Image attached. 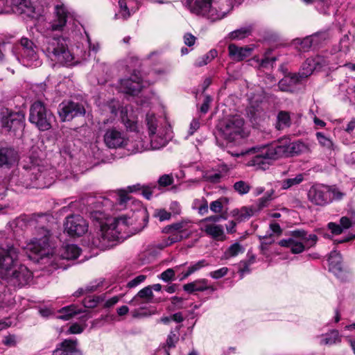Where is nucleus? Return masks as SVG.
<instances>
[{"mask_svg": "<svg viewBox=\"0 0 355 355\" xmlns=\"http://www.w3.org/2000/svg\"><path fill=\"white\" fill-rule=\"evenodd\" d=\"M252 49L248 46L239 47L234 44L228 46L229 56L232 60L240 62L250 55Z\"/></svg>", "mask_w": 355, "mask_h": 355, "instance_id": "obj_23", "label": "nucleus"}, {"mask_svg": "<svg viewBox=\"0 0 355 355\" xmlns=\"http://www.w3.org/2000/svg\"><path fill=\"white\" fill-rule=\"evenodd\" d=\"M291 125V115L288 112L280 111L277 116L276 128L279 130L289 128Z\"/></svg>", "mask_w": 355, "mask_h": 355, "instance_id": "obj_33", "label": "nucleus"}, {"mask_svg": "<svg viewBox=\"0 0 355 355\" xmlns=\"http://www.w3.org/2000/svg\"><path fill=\"white\" fill-rule=\"evenodd\" d=\"M344 195L337 188L322 184L311 186L307 194L309 200L318 206H324L334 200H340Z\"/></svg>", "mask_w": 355, "mask_h": 355, "instance_id": "obj_8", "label": "nucleus"}, {"mask_svg": "<svg viewBox=\"0 0 355 355\" xmlns=\"http://www.w3.org/2000/svg\"><path fill=\"white\" fill-rule=\"evenodd\" d=\"M103 141L109 148H125L131 153H140L148 149L139 135H137L135 140L130 141L122 130L116 127L106 130L103 135Z\"/></svg>", "mask_w": 355, "mask_h": 355, "instance_id": "obj_5", "label": "nucleus"}, {"mask_svg": "<svg viewBox=\"0 0 355 355\" xmlns=\"http://www.w3.org/2000/svg\"><path fill=\"white\" fill-rule=\"evenodd\" d=\"M84 327L80 325L78 323H74L72 325L70 326L67 331L66 332L67 334H80L83 331Z\"/></svg>", "mask_w": 355, "mask_h": 355, "instance_id": "obj_57", "label": "nucleus"}, {"mask_svg": "<svg viewBox=\"0 0 355 355\" xmlns=\"http://www.w3.org/2000/svg\"><path fill=\"white\" fill-rule=\"evenodd\" d=\"M180 326L176 328L175 331H171L169 334L168 335L166 341V346L168 348V350L171 348H173L175 347L176 343L179 340V334L178 331L180 330Z\"/></svg>", "mask_w": 355, "mask_h": 355, "instance_id": "obj_44", "label": "nucleus"}, {"mask_svg": "<svg viewBox=\"0 0 355 355\" xmlns=\"http://www.w3.org/2000/svg\"><path fill=\"white\" fill-rule=\"evenodd\" d=\"M19 249L12 245H6L0 248V277H8L17 266L19 257Z\"/></svg>", "mask_w": 355, "mask_h": 355, "instance_id": "obj_13", "label": "nucleus"}, {"mask_svg": "<svg viewBox=\"0 0 355 355\" xmlns=\"http://www.w3.org/2000/svg\"><path fill=\"white\" fill-rule=\"evenodd\" d=\"M53 355H82V352L77 348L76 340L65 339L57 346Z\"/></svg>", "mask_w": 355, "mask_h": 355, "instance_id": "obj_21", "label": "nucleus"}, {"mask_svg": "<svg viewBox=\"0 0 355 355\" xmlns=\"http://www.w3.org/2000/svg\"><path fill=\"white\" fill-rule=\"evenodd\" d=\"M146 275H138L137 277H136L135 278H134L133 279L130 281L128 283L127 286L128 288L136 287L137 286H138L139 284L142 283L146 279Z\"/></svg>", "mask_w": 355, "mask_h": 355, "instance_id": "obj_55", "label": "nucleus"}, {"mask_svg": "<svg viewBox=\"0 0 355 355\" xmlns=\"http://www.w3.org/2000/svg\"><path fill=\"white\" fill-rule=\"evenodd\" d=\"M275 61H276V58L272 57L271 58H265L263 59H261V60H258V62H259V67L268 68L269 66L272 67V64Z\"/></svg>", "mask_w": 355, "mask_h": 355, "instance_id": "obj_54", "label": "nucleus"}, {"mask_svg": "<svg viewBox=\"0 0 355 355\" xmlns=\"http://www.w3.org/2000/svg\"><path fill=\"white\" fill-rule=\"evenodd\" d=\"M340 341L338 331L333 330L321 336L320 343L321 345H331Z\"/></svg>", "mask_w": 355, "mask_h": 355, "instance_id": "obj_35", "label": "nucleus"}, {"mask_svg": "<svg viewBox=\"0 0 355 355\" xmlns=\"http://www.w3.org/2000/svg\"><path fill=\"white\" fill-rule=\"evenodd\" d=\"M119 14L123 19H127L131 15L130 11L125 0H119Z\"/></svg>", "mask_w": 355, "mask_h": 355, "instance_id": "obj_46", "label": "nucleus"}, {"mask_svg": "<svg viewBox=\"0 0 355 355\" xmlns=\"http://www.w3.org/2000/svg\"><path fill=\"white\" fill-rule=\"evenodd\" d=\"M329 270L335 275L342 271V257L339 252L333 250L329 257Z\"/></svg>", "mask_w": 355, "mask_h": 355, "instance_id": "obj_28", "label": "nucleus"}, {"mask_svg": "<svg viewBox=\"0 0 355 355\" xmlns=\"http://www.w3.org/2000/svg\"><path fill=\"white\" fill-rule=\"evenodd\" d=\"M108 210L90 211L89 216L93 222H96L100 227L98 236L92 241L94 247L101 250H106L113 245L112 242L123 238L121 234L128 229L129 218L121 216L113 220L108 218Z\"/></svg>", "mask_w": 355, "mask_h": 355, "instance_id": "obj_2", "label": "nucleus"}, {"mask_svg": "<svg viewBox=\"0 0 355 355\" xmlns=\"http://www.w3.org/2000/svg\"><path fill=\"white\" fill-rule=\"evenodd\" d=\"M186 0V6L190 12L211 21L223 19L231 10V3L228 0Z\"/></svg>", "mask_w": 355, "mask_h": 355, "instance_id": "obj_4", "label": "nucleus"}, {"mask_svg": "<svg viewBox=\"0 0 355 355\" xmlns=\"http://www.w3.org/2000/svg\"><path fill=\"white\" fill-rule=\"evenodd\" d=\"M254 261V257H251L248 261H241L239 263V272L241 276L250 272V266Z\"/></svg>", "mask_w": 355, "mask_h": 355, "instance_id": "obj_48", "label": "nucleus"}, {"mask_svg": "<svg viewBox=\"0 0 355 355\" xmlns=\"http://www.w3.org/2000/svg\"><path fill=\"white\" fill-rule=\"evenodd\" d=\"M304 180V175L300 173L295 178H288L282 181V188L288 189L293 186L300 184Z\"/></svg>", "mask_w": 355, "mask_h": 355, "instance_id": "obj_39", "label": "nucleus"}, {"mask_svg": "<svg viewBox=\"0 0 355 355\" xmlns=\"http://www.w3.org/2000/svg\"><path fill=\"white\" fill-rule=\"evenodd\" d=\"M256 213H257L256 208L252 205L251 207H243L240 209L234 210V216H236L240 221H243L249 219Z\"/></svg>", "mask_w": 355, "mask_h": 355, "instance_id": "obj_34", "label": "nucleus"}, {"mask_svg": "<svg viewBox=\"0 0 355 355\" xmlns=\"http://www.w3.org/2000/svg\"><path fill=\"white\" fill-rule=\"evenodd\" d=\"M175 276V271L172 268H168L164 271L161 275L160 278L164 282H168L171 280Z\"/></svg>", "mask_w": 355, "mask_h": 355, "instance_id": "obj_59", "label": "nucleus"}, {"mask_svg": "<svg viewBox=\"0 0 355 355\" xmlns=\"http://www.w3.org/2000/svg\"><path fill=\"white\" fill-rule=\"evenodd\" d=\"M340 225L343 227V230L349 229V227L354 226V224L351 221L350 218L347 216L340 218Z\"/></svg>", "mask_w": 355, "mask_h": 355, "instance_id": "obj_60", "label": "nucleus"}, {"mask_svg": "<svg viewBox=\"0 0 355 355\" xmlns=\"http://www.w3.org/2000/svg\"><path fill=\"white\" fill-rule=\"evenodd\" d=\"M228 268L227 267H223L214 271H211L209 273V275L215 279H220L225 277L228 272Z\"/></svg>", "mask_w": 355, "mask_h": 355, "instance_id": "obj_51", "label": "nucleus"}, {"mask_svg": "<svg viewBox=\"0 0 355 355\" xmlns=\"http://www.w3.org/2000/svg\"><path fill=\"white\" fill-rule=\"evenodd\" d=\"M21 46V62L24 65L31 67H37L42 64L37 52V46L29 39L22 37L20 40Z\"/></svg>", "mask_w": 355, "mask_h": 355, "instance_id": "obj_14", "label": "nucleus"}, {"mask_svg": "<svg viewBox=\"0 0 355 355\" xmlns=\"http://www.w3.org/2000/svg\"><path fill=\"white\" fill-rule=\"evenodd\" d=\"M114 207L113 202L107 197L100 196L98 198L92 199V202L88 207V211L92 210H111Z\"/></svg>", "mask_w": 355, "mask_h": 355, "instance_id": "obj_25", "label": "nucleus"}, {"mask_svg": "<svg viewBox=\"0 0 355 355\" xmlns=\"http://www.w3.org/2000/svg\"><path fill=\"white\" fill-rule=\"evenodd\" d=\"M123 122L127 129V130L130 132H137L138 125L136 121H132L129 119H123Z\"/></svg>", "mask_w": 355, "mask_h": 355, "instance_id": "obj_52", "label": "nucleus"}, {"mask_svg": "<svg viewBox=\"0 0 355 355\" xmlns=\"http://www.w3.org/2000/svg\"><path fill=\"white\" fill-rule=\"evenodd\" d=\"M99 302V297L96 298H88L85 299L83 303L84 306L87 308H94L97 306L98 303Z\"/></svg>", "mask_w": 355, "mask_h": 355, "instance_id": "obj_64", "label": "nucleus"}, {"mask_svg": "<svg viewBox=\"0 0 355 355\" xmlns=\"http://www.w3.org/2000/svg\"><path fill=\"white\" fill-rule=\"evenodd\" d=\"M183 288L189 293H192L196 291L202 292L207 290L211 291H216L215 287L208 285V280L206 279H197L193 282L184 284Z\"/></svg>", "mask_w": 355, "mask_h": 355, "instance_id": "obj_24", "label": "nucleus"}, {"mask_svg": "<svg viewBox=\"0 0 355 355\" xmlns=\"http://www.w3.org/2000/svg\"><path fill=\"white\" fill-rule=\"evenodd\" d=\"M173 183V178L168 175H163L158 180V184L161 187H166Z\"/></svg>", "mask_w": 355, "mask_h": 355, "instance_id": "obj_58", "label": "nucleus"}, {"mask_svg": "<svg viewBox=\"0 0 355 355\" xmlns=\"http://www.w3.org/2000/svg\"><path fill=\"white\" fill-rule=\"evenodd\" d=\"M80 248L75 244H68L62 247L60 255L64 259H76L80 254Z\"/></svg>", "mask_w": 355, "mask_h": 355, "instance_id": "obj_30", "label": "nucleus"}, {"mask_svg": "<svg viewBox=\"0 0 355 355\" xmlns=\"http://www.w3.org/2000/svg\"><path fill=\"white\" fill-rule=\"evenodd\" d=\"M327 226L333 234L338 235L342 234L344 231L341 225L340 224H336V223H329Z\"/></svg>", "mask_w": 355, "mask_h": 355, "instance_id": "obj_53", "label": "nucleus"}, {"mask_svg": "<svg viewBox=\"0 0 355 355\" xmlns=\"http://www.w3.org/2000/svg\"><path fill=\"white\" fill-rule=\"evenodd\" d=\"M73 18V15L66 6L57 5L55 7L54 19L44 32L42 50L49 59L55 63L69 64L73 60V55L64 38L53 33L55 31L62 32L67 21Z\"/></svg>", "mask_w": 355, "mask_h": 355, "instance_id": "obj_1", "label": "nucleus"}, {"mask_svg": "<svg viewBox=\"0 0 355 355\" xmlns=\"http://www.w3.org/2000/svg\"><path fill=\"white\" fill-rule=\"evenodd\" d=\"M202 230L215 240L223 241L225 238L222 225L207 223L203 226Z\"/></svg>", "mask_w": 355, "mask_h": 355, "instance_id": "obj_26", "label": "nucleus"}, {"mask_svg": "<svg viewBox=\"0 0 355 355\" xmlns=\"http://www.w3.org/2000/svg\"><path fill=\"white\" fill-rule=\"evenodd\" d=\"M301 80L299 76L293 74L292 76H286L282 78L278 83L279 90L282 92H291L293 87L298 81Z\"/></svg>", "mask_w": 355, "mask_h": 355, "instance_id": "obj_31", "label": "nucleus"}, {"mask_svg": "<svg viewBox=\"0 0 355 355\" xmlns=\"http://www.w3.org/2000/svg\"><path fill=\"white\" fill-rule=\"evenodd\" d=\"M154 216L158 218L160 222H163L170 220L171 218V214L165 209H157L155 211Z\"/></svg>", "mask_w": 355, "mask_h": 355, "instance_id": "obj_50", "label": "nucleus"}, {"mask_svg": "<svg viewBox=\"0 0 355 355\" xmlns=\"http://www.w3.org/2000/svg\"><path fill=\"white\" fill-rule=\"evenodd\" d=\"M222 178V175L220 173H207L205 175V178L207 180L213 182V183H217L219 182L220 179Z\"/></svg>", "mask_w": 355, "mask_h": 355, "instance_id": "obj_61", "label": "nucleus"}, {"mask_svg": "<svg viewBox=\"0 0 355 355\" xmlns=\"http://www.w3.org/2000/svg\"><path fill=\"white\" fill-rule=\"evenodd\" d=\"M272 194L273 191H271L270 193H266L263 197L257 200L256 205H254L257 212H259L262 209L269 205L270 202L272 200Z\"/></svg>", "mask_w": 355, "mask_h": 355, "instance_id": "obj_41", "label": "nucleus"}, {"mask_svg": "<svg viewBox=\"0 0 355 355\" xmlns=\"http://www.w3.org/2000/svg\"><path fill=\"white\" fill-rule=\"evenodd\" d=\"M11 5L14 12L19 14H26L31 15L33 8L31 6L30 0H11Z\"/></svg>", "mask_w": 355, "mask_h": 355, "instance_id": "obj_27", "label": "nucleus"}, {"mask_svg": "<svg viewBox=\"0 0 355 355\" xmlns=\"http://www.w3.org/2000/svg\"><path fill=\"white\" fill-rule=\"evenodd\" d=\"M209 263L206 259H201L197 262L192 263L187 270L183 274V279L187 278L191 274L200 270L201 268L209 266Z\"/></svg>", "mask_w": 355, "mask_h": 355, "instance_id": "obj_36", "label": "nucleus"}, {"mask_svg": "<svg viewBox=\"0 0 355 355\" xmlns=\"http://www.w3.org/2000/svg\"><path fill=\"white\" fill-rule=\"evenodd\" d=\"M58 112L62 121H70L74 117L83 116L86 112L83 104L72 101L61 103L58 106Z\"/></svg>", "mask_w": 355, "mask_h": 355, "instance_id": "obj_18", "label": "nucleus"}, {"mask_svg": "<svg viewBox=\"0 0 355 355\" xmlns=\"http://www.w3.org/2000/svg\"><path fill=\"white\" fill-rule=\"evenodd\" d=\"M261 241V248L262 250H266L267 247L275 242V239L272 233L268 235L259 236Z\"/></svg>", "mask_w": 355, "mask_h": 355, "instance_id": "obj_47", "label": "nucleus"}, {"mask_svg": "<svg viewBox=\"0 0 355 355\" xmlns=\"http://www.w3.org/2000/svg\"><path fill=\"white\" fill-rule=\"evenodd\" d=\"M1 127L6 131H17L24 127V114L21 112H10L8 109L2 110Z\"/></svg>", "mask_w": 355, "mask_h": 355, "instance_id": "obj_19", "label": "nucleus"}, {"mask_svg": "<svg viewBox=\"0 0 355 355\" xmlns=\"http://www.w3.org/2000/svg\"><path fill=\"white\" fill-rule=\"evenodd\" d=\"M252 26L251 25L241 27L232 31L228 35V38L232 40H240L248 37L252 32Z\"/></svg>", "mask_w": 355, "mask_h": 355, "instance_id": "obj_32", "label": "nucleus"}, {"mask_svg": "<svg viewBox=\"0 0 355 355\" xmlns=\"http://www.w3.org/2000/svg\"><path fill=\"white\" fill-rule=\"evenodd\" d=\"M317 241L318 236L315 234H308L303 230H297L291 232L290 236L281 240L279 245L289 248L293 254H300L314 246Z\"/></svg>", "mask_w": 355, "mask_h": 355, "instance_id": "obj_7", "label": "nucleus"}, {"mask_svg": "<svg viewBox=\"0 0 355 355\" xmlns=\"http://www.w3.org/2000/svg\"><path fill=\"white\" fill-rule=\"evenodd\" d=\"M333 57H324L323 55H316L314 58H309V63L311 65H315L316 71H320L324 67H328L329 69H334L331 65V61ZM310 65V64H309Z\"/></svg>", "mask_w": 355, "mask_h": 355, "instance_id": "obj_29", "label": "nucleus"}, {"mask_svg": "<svg viewBox=\"0 0 355 355\" xmlns=\"http://www.w3.org/2000/svg\"><path fill=\"white\" fill-rule=\"evenodd\" d=\"M33 274L24 265L16 266L5 279L10 286L21 288L27 285L31 280Z\"/></svg>", "mask_w": 355, "mask_h": 355, "instance_id": "obj_17", "label": "nucleus"}, {"mask_svg": "<svg viewBox=\"0 0 355 355\" xmlns=\"http://www.w3.org/2000/svg\"><path fill=\"white\" fill-rule=\"evenodd\" d=\"M64 231L71 236H81L88 230V223L79 214H72L65 218Z\"/></svg>", "mask_w": 355, "mask_h": 355, "instance_id": "obj_16", "label": "nucleus"}, {"mask_svg": "<svg viewBox=\"0 0 355 355\" xmlns=\"http://www.w3.org/2000/svg\"><path fill=\"white\" fill-rule=\"evenodd\" d=\"M320 37V34H315L312 36L306 37L303 39L301 42V47L304 51H307L312 46H315L318 44L319 38Z\"/></svg>", "mask_w": 355, "mask_h": 355, "instance_id": "obj_42", "label": "nucleus"}, {"mask_svg": "<svg viewBox=\"0 0 355 355\" xmlns=\"http://www.w3.org/2000/svg\"><path fill=\"white\" fill-rule=\"evenodd\" d=\"M316 137L319 143L324 147L331 148L333 143L331 140L321 132L316 133Z\"/></svg>", "mask_w": 355, "mask_h": 355, "instance_id": "obj_49", "label": "nucleus"}, {"mask_svg": "<svg viewBox=\"0 0 355 355\" xmlns=\"http://www.w3.org/2000/svg\"><path fill=\"white\" fill-rule=\"evenodd\" d=\"M51 233L44 227L40 228L35 237L28 241L24 249L31 259L39 261L44 258L50 259L54 253L53 247L50 241Z\"/></svg>", "mask_w": 355, "mask_h": 355, "instance_id": "obj_6", "label": "nucleus"}, {"mask_svg": "<svg viewBox=\"0 0 355 355\" xmlns=\"http://www.w3.org/2000/svg\"><path fill=\"white\" fill-rule=\"evenodd\" d=\"M309 58L306 60L297 75L301 80L302 78H307L308 76H311L314 71H316L315 65L313 64L312 66V64H309Z\"/></svg>", "mask_w": 355, "mask_h": 355, "instance_id": "obj_43", "label": "nucleus"}, {"mask_svg": "<svg viewBox=\"0 0 355 355\" xmlns=\"http://www.w3.org/2000/svg\"><path fill=\"white\" fill-rule=\"evenodd\" d=\"M250 185L243 180L236 182L234 184V190L238 192L240 195H245L248 193L250 190Z\"/></svg>", "mask_w": 355, "mask_h": 355, "instance_id": "obj_45", "label": "nucleus"}, {"mask_svg": "<svg viewBox=\"0 0 355 355\" xmlns=\"http://www.w3.org/2000/svg\"><path fill=\"white\" fill-rule=\"evenodd\" d=\"M217 56V51L215 49L210 50L207 53L200 57L195 62L196 67H200L209 63Z\"/></svg>", "mask_w": 355, "mask_h": 355, "instance_id": "obj_37", "label": "nucleus"}, {"mask_svg": "<svg viewBox=\"0 0 355 355\" xmlns=\"http://www.w3.org/2000/svg\"><path fill=\"white\" fill-rule=\"evenodd\" d=\"M349 37L347 35H345L340 41V51H346L349 49Z\"/></svg>", "mask_w": 355, "mask_h": 355, "instance_id": "obj_63", "label": "nucleus"}, {"mask_svg": "<svg viewBox=\"0 0 355 355\" xmlns=\"http://www.w3.org/2000/svg\"><path fill=\"white\" fill-rule=\"evenodd\" d=\"M60 313H62L59 316H58V318L63 320H69L73 315H75L80 313L79 311L76 309V307L75 305H70L68 306L63 307L60 311Z\"/></svg>", "mask_w": 355, "mask_h": 355, "instance_id": "obj_38", "label": "nucleus"}, {"mask_svg": "<svg viewBox=\"0 0 355 355\" xmlns=\"http://www.w3.org/2000/svg\"><path fill=\"white\" fill-rule=\"evenodd\" d=\"M193 223L189 219H182L162 229V233L168 234L165 245L168 246L189 238L192 234Z\"/></svg>", "mask_w": 355, "mask_h": 355, "instance_id": "obj_9", "label": "nucleus"}, {"mask_svg": "<svg viewBox=\"0 0 355 355\" xmlns=\"http://www.w3.org/2000/svg\"><path fill=\"white\" fill-rule=\"evenodd\" d=\"M18 160L17 152L12 148H0V166H9Z\"/></svg>", "mask_w": 355, "mask_h": 355, "instance_id": "obj_22", "label": "nucleus"}, {"mask_svg": "<svg viewBox=\"0 0 355 355\" xmlns=\"http://www.w3.org/2000/svg\"><path fill=\"white\" fill-rule=\"evenodd\" d=\"M243 125V119L234 115L224 119L219 125V130L225 140L234 142L245 137Z\"/></svg>", "mask_w": 355, "mask_h": 355, "instance_id": "obj_10", "label": "nucleus"}, {"mask_svg": "<svg viewBox=\"0 0 355 355\" xmlns=\"http://www.w3.org/2000/svg\"><path fill=\"white\" fill-rule=\"evenodd\" d=\"M310 151L309 144L301 140L290 143L282 140L268 146L252 147L248 150L242 151L236 156L254 154L252 157L251 165L260 166L266 164L268 159H277L282 157H294Z\"/></svg>", "mask_w": 355, "mask_h": 355, "instance_id": "obj_3", "label": "nucleus"}, {"mask_svg": "<svg viewBox=\"0 0 355 355\" xmlns=\"http://www.w3.org/2000/svg\"><path fill=\"white\" fill-rule=\"evenodd\" d=\"M137 296L140 298H150L153 297L152 288L148 286L142 288L138 292Z\"/></svg>", "mask_w": 355, "mask_h": 355, "instance_id": "obj_56", "label": "nucleus"}, {"mask_svg": "<svg viewBox=\"0 0 355 355\" xmlns=\"http://www.w3.org/2000/svg\"><path fill=\"white\" fill-rule=\"evenodd\" d=\"M146 121L150 137V148L157 150L165 146L168 143L169 137L167 136V133L162 135L159 130L157 133V121L155 116L153 114L148 113L146 114Z\"/></svg>", "mask_w": 355, "mask_h": 355, "instance_id": "obj_15", "label": "nucleus"}, {"mask_svg": "<svg viewBox=\"0 0 355 355\" xmlns=\"http://www.w3.org/2000/svg\"><path fill=\"white\" fill-rule=\"evenodd\" d=\"M210 209L214 213H220L223 209V205L220 200L213 201L210 204Z\"/></svg>", "mask_w": 355, "mask_h": 355, "instance_id": "obj_62", "label": "nucleus"}, {"mask_svg": "<svg viewBox=\"0 0 355 355\" xmlns=\"http://www.w3.org/2000/svg\"><path fill=\"white\" fill-rule=\"evenodd\" d=\"M53 119L52 113L48 110L41 101L33 103L30 108L29 121L40 130L46 131L51 128Z\"/></svg>", "mask_w": 355, "mask_h": 355, "instance_id": "obj_12", "label": "nucleus"}, {"mask_svg": "<svg viewBox=\"0 0 355 355\" xmlns=\"http://www.w3.org/2000/svg\"><path fill=\"white\" fill-rule=\"evenodd\" d=\"M157 187L155 184L150 183L147 185H141L139 184L130 186L128 190L119 189L116 191H111L109 196L114 200V203L116 206H119V209H123L126 207L127 203L130 200V197L128 193H132L137 190H141L142 195L148 200L151 198L153 190Z\"/></svg>", "mask_w": 355, "mask_h": 355, "instance_id": "obj_11", "label": "nucleus"}, {"mask_svg": "<svg viewBox=\"0 0 355 355\" xmlns=\"http://www.w3.org/2000/svg\"><path fill=\"white\" fill-rule=\"evenodd\" d=\"M146 85L139 71H134L130 78H123L120 81L121 92L130 95L138 94Z\"/></svg>", "mask_w": 355, "mask_h": 355, "instance_id": "obj_20", "label": "nucleus"}, {"mask_svg": "<svg viewBox=\"0 0 355 355\" xmlns=\"http://www.w3.org/2000/svg\"><path fill=\"white\" fill-rule=\"evenodd\" d=\"M244 248L239 243H234L231 245L225 252V257L226 259L237 256L240 253L244 252Z\"/></svg>", "mask_w": 355, "mask_h": 355, "instance_id": "obj_40", "label": "nucleus"}]
</instances>
